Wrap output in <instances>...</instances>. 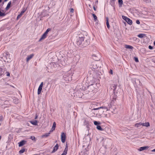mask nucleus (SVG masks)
Returning a JSON list of instances; mask_svg holds the SVG:
<instances>
[{
  "label": "nucleus",
  "instance_id": "4",
  "mask_svg": "<svg viewBox=\"0 0 155 155\" xmlns=\"http://www.w3.org/2000/svg\"><path fill=\"white\" fill-rule=\"evenodd\" d=\"M83 42L82 46L84 47H86L90 44V39H86L85 41H84Z\"/></svg>",
  "mask_w": 155,
  "mask_h": 155
},
{
  "label": "nucleus",
  "instance_id": "40",
  "mask_svg": "<svg viewBox=\"0 0 155 155\" xmlns=\"http://www.w3.org/2000/svg\"><path fill=\"white\" fill-rule=\"evenodd\" d=\"M70 12L73 13L74 12V9L73 8H71L70 9Z\"/></svg>",
  "mask_w": 155,
  "mask_h": 155
},
{
  "label": "nucleus",
  "instance_id": "57",
  "mask_svg": "<svg viewBox=\"0 0 155 155\" xmlns=\"http://www.w3.org/2000/svg\"><path fill=\"white\" fill-rule=\"evenodd\" d=\"M99 111H101L100 110L98 111V112H99Z\"/></svg>",
  "mask_w": 155,
  "mask_h": 155
},
{
  "label": "nucleus",
  "instance_id": "16",
  "mask_svg": "<svg viewBox=\"0 0 155 155\" xmlns=\"http://www.w3.org/2000/svg\"><path fill=\"white\" fill-rule=\"evenodd\" d=\"M134 125L137 127H140L141 126H142V123L141 122L137 123L135 124Z\"/></svg>",
  "mask_w": 155,
  "mask_h": 155
},
{
  "label": "nucleus",
  "instance_id": "8",
  "mask_svg": "<svg viewBox=\"0 0 155 155\" xmlns=\"http://www.w3.org/2000/svg\"><path fill=\"white\" fill-rule=\"evenodd\" d=\"M47 35L45 33H44L42 35L41 38L39 40V41H41L42 40L44 39L47 36Z\"/></svg>",
  "mask_w": 155,
  "mask_h": 155
},
{
  "label": "nucleus",
  "instance_id": "44",
  "mask_svg": "<svg viewBox=\"0 0 155 155\" xmlns=\"http://www.w3.org/2000/svg\"><path fill=\"white\" fill-rule=\"evenodd\" d=\"M31 139L32 140H35V137H31Z\"/></svg>",
  "mask_w": 155,
  "mask_h": 155
},
{
  "label": "nucleus",
  "instance_id": "46",
  "mask_svg": "<svg viewBox=\"0 0 155 155\" xmlns=\"http://www.w3.org/2000/svg\"><path fill=\"white\" fill-rule=\"evenodd\" d=\"M93 9L95 11L96 10V8H95V7L94 6H93Z\"/></svg>",
  "mask_w": 155,
  "mask_h": 155
},
{
  "label": "nucleus",
  "instance_id": "21",
  "mask_svg": "<svg viewBox=\"0 0 155 155\" xmlns=\"http://www.w3.org/2000/svg\"><path fill=\"white\" fill-rule=\"evenodd\" d=\"M59 146H55L54 147V149L53 151H52V153H54L57 151L58 149Z\"/></svg>",
  "mask_w": 155,
  "mask_h": 155
},
{
  "label": "nucleus",
  "instance_id": "32",
  "mask_svg": "<svg viewBox=\"0 0 155 155\" xmlns=\"http://www.w3.org/2000/svg\"><path fill=\"white\" fill-rule=\"evenodd\" d=\"M3 73V71L2 68H0V76H1Z\"/></svg>",
  "mask_w": 155,
  "mask_h": 155
},
{
  "label": "nucleus",
  "instance_id": "41",
  "mask_svg": "<svg viewBox=\"0 0 155 155\" xmlns=\"http://www.w3.org/2000/svg\"><path fill=\"white\" fill-rule=\"evenodd\" d=\"M136 23L138 24H140V22L139 20H137L136 21Z\"/></svg>",
  "mask_w": 155,
  "mask_h": 155
},
{
  "label": "nucleus",
  "instance_id": "5",
  "mask_svg": "<svg viewBox=\"0 0 155 155\" xmlns=\"http://www.w3.org/2000/svg\"><path fill=\"white\" fill-rule=\"evenodd\" d=\"M66 137L65 134L63 132L62 133L61 135V139L62 142L64 143L65 142Z\"/></svg>",
  "mask_w": 155,
  "mask_h": 155
},
{
  "label": "nucleus",
  "instance_id": "9",
  "mask_svg": "<svg viewBox=\"0 0 155 155\" xmlns=\"http://www.w3.org/2000/svg\"><path fill=\"white\" fill-rule=\"evenodd\" d=\"M34 55L33 54H30L26 58V61L27 62H28V61L30 60L31 58H32L33 57Z\"/></svg>",
  "mask_w": 155,
  "mask_h": 155
},
{
  "label": "nucleus",
  "instance_id": "31",
  "mask_svg": "<svg viewBox=\"0 0 155 155\" xmlns=\"http://www.w3.org/2000/svg\"><path fill=\"white\" fill-rule=\"evenodd\" d=\"M15 104H18L19 102V100L17 98H15L13 100Z\"/></svg>",
  "mask_w": 155,
  "mask_h": 155
},
{
  "label": "nucleus",
  "instance_id": "35",
  "mask_svg": "<svg viewBox=\"0 0 155 155\" xmlns=\"http://www.w3.org/2000/svg\"><path fill=\"white\" fill-rule=\"evenodd\" d=\"M94 124L95 125H97L98 124H100V123H98L97 121H94Z\"/></svg>",
  "mask_w": 155,
  "mask_h": 155
},
{
  "label": "nucleus",
  "instance_id": "18",
  "mask_svg": "<svg viewBox=\"0 0 155 155\" xmlns=\"http://www.w3.org/2000/svg\"><path fill=\"white\" fill-rule=\"evenodd\" d=\"M125 48H127V49H132L133 48V46L131 45H125Z\"/></svg>",
  "mask_w": 155,
  "mask_h": 155
},
{
  "label": "nucleus",
  "instance_id": "28",
  "mask_svg": "<svg viewBox=\"0 0 155 155\" xmlns=\"http://www.w3.org/2000/svg\"><path fill=\"white\" fill-rule=\"evenodd\" d=\"M97 128L99 130L102 131L103 129L100 126L97 125Z\"/></svg>",
  "mask_w": 155,
  "mask_h": 155
},
{
  "label": "nucleus",
  "instance_id": "48",
  "mask_svg": "<svg viewBox=\"0 0 155 155\" xmlns=\"http://www.w3.org/2000/svg\"><path fill=\"white\" fill-rule=\"evenodd\" d=\"M38 118V116L37 115H36L35 117V119H37Z\"/></svg>",
  "mask_w": 155,
  "mask_h": 155
},
{
  "label": "nucleus",
  "instance_id": "56",
  "mask_svg": "<svg viewBox=\"0 0 155 155\" xmlns=\"http://www.w3.org/2000/svg\"><path fill=\"white\" fill-rule=\"evenodd\" d=\"M85 147V146H83V147Z\"/></svg>",
  "mask_w": 155,
  "mask_h": 155
},
{
  "label": "nucleus",
  "instance_id": "27",
  "mask_svg": "<svg viewBox=\"0 0 155 155\" xmlns=\"http://www.w3.org/2000/svg\"><path fill=\"white\" fill-rule=\"evenodd\" d=\"M25 149L24 148H23L19 151V153L20 154H22L25 152Z\"/></svg>",
  "mask_w": 155,
  "mask_h": 155
},
{
  "label": "nucleus",
  "instance_id": "15",
  "mask_svg": "<svg viewBox=\"0 0 155 155\" xmlns=\"http://www.w3.org/2000/svg\"><path fill=\"white\" fill-rule=\"evenodd\" d=\"M26 141L25 140H22L21 142L18 143V145H23L25 144Z\"/></svg>",
  "mask_w": 155,
  "mask_h": 155
},
{
  "label": "nucleus",
  "instance_id": "54",
  "mask_svg": "<svg viewBox=\"0 0 155 155\" xmlns=\"http://www.w3.org/2000/svg\"><path fill=\"white\" fill-rule=\"evenodd\" d=\"M112 0V1H115V0Z\"/></svg>",
  "mask_w": 155,
  "mask_h": 155
},
{
  "label": "nucleus",
  "instance_id": "17",
  "mask_svg": "<svg viewBox=\"0 0 155 155\" xmlns=\"http://www.w3.org/2000/svg\"><path fill=\"white\" fill-rule=\"evenodd\" d=\"M106 25H107V27L108 29H109L110 26V25H109V19L108 17H107L106 18Z\"/></svg>",
  "mask_w": 155,
  "mask_h": 155
},
{
  "label": "nucleus",
  "instance_id": "29",
  "mask_svg": "<svg viewBox=\"0 0 155 155\" xmlns=\"http://www.w3.org/2000/svg\"><path fill=\"white\" fill-rule=\"evenodd\" d=\"M117 85L115 84H113L112 85V89H113L114 91H115V90L117 88Z\"/></svg>",
  "mask_w": 155,
  "mask_h": 155
},
{
  "label": "nucleus",
  "instance_id": "19",
  "mask_svg": "<svg viewBox=\"0 0 155 155\" xmlns=\"http://www.w3.org/2000/svg\"><path fill=\"white\" fill-rule=\"evenodd\" d=\"M30 122L32 124L35 125H38V121L37 120H35L34 121H30Z\"/></svg>",
  "mask_w": 155,
  "mask_h": 155
},
{
  "label": "nucleus",
  "instance_id": "14",
  "mask_svg": "<svg viewBox=\"0 0 155 155\" xmlns=\"http://www.w3.org/2000/svg\"><path fill=\"white\" fill-rule=\"evenodd\" d=\"M148 147H148L147 146L141 147H140L139 149H138V150L140 151H141L143 150L147 149L148 148Z\"/></svg>",
  "mask_w": 155,
  "mask_h": 155
},
{
  "label": "nucleus",
  "instance_id": "51",
  "mask_svg": "<svg viewBox=\"0 0 155 155\" xmlns=\"http://www.w3.org/2000/svg\"><path fill=\"white\" fill-rule=\"evenodd\" d=\"M144 0L146 2H147V1H148V0Z\"/></svg>",
  "mask_w": 155,
  "mask_h": 155
},
{
  "label": "nucleus",
  "instance_id": "3",
  "mask_svg": "<svg viewBox=\"0 0 155 155\" xmlns=\"http://www.w3.org/2000/svg\"><path fill=\"white\" fill-rule=\"evenodd\" d=\"M88 91L89 92H94L95 91V89L93 84H92L88 87Z\"/></svg>",
  "mask_w": 155,
  "mask_h": 155
},
{
  "label": "nucleus",
  "instance_id": "52",
  "mask_svg": "<svg viewBox=\"0 0 155 155\" xmlns=\"http://www.w3.org/2000/svg\"><path fill=\"white\" fill-rule=\"evenodd\" d=\"M2 0H0V2H1L2 1Z\"/></svg>",
  "mask_w": 155,
  "mask_h": 155
},
{
  "label": "nucleus",
  "instance_id": "38",
  "mask_svg": "<svg viewBox=\"0 0 155 155\" xmlns=\"http://www.w3.org/2000/svg\"><path fill=\"white\" fill-rule=\"evenodd\" d=\"M134 60L136 62H138V59L137 58L135 57L134 58Z\"/></svg>",
  "mask_w": 155,
  "mask_h": 155
},
{
  "label": "nucleus",
  "instance_id": "12",
  "mask_svg": "<svg viewBox=\"0 0 155 155\" xmlns=\"http://www.w3.org/2000/svg\"><path fill=\"white\" fill-rule=\"evenodd\" d=\"M66 147L65 148L64 150L63 151V153L61 155H66L68 150V146H66Z\"/></svg>",
  "mask_w": 155,
  "mask_h": 155
},
{
  "label": "nucleus",
  "instance_id": "26",
  "mask_svg": "<svg viewBox=\"0 0 155 155\" xmlns=\"http://www.w3.org/2000/svg\"><path fill=\"white\" fill-rule=\"evenodd\" d=\"M51 132H50V131L49 133H46L45 134L43 135V137H47L49 136V134H50Z\"/></svg>",
  "mask_w": 155,
  "mask_h": 155
},
{
  "label": "nucleus",
  "instance_id": "11",
  "mask_svg": "<svg viewBox=\"0 0 155 155\" xmlns=\"http://www.w3.org/2000/svg\"><path fill=\"white\" fill-rule=\"evenodd\" d=\"M66 147L65 148L64 150L63 151V153L61 155H66L68 150V146H66Z\"/></svg>",
  "mask_w": 155,
  "mask_h": 155
},
{
  "label": "nucleus",
  "instance_id": "7",
  "mask_svg": "<svg viewBox=\"0 0 155 155\" xmlns=\"http://www.w3.org/2000/svg\"><path fill=\"white\" fill-rule=\"evenodd\" d=\"M91 66L92 67L91 68H93V69H96L97 68V63L96 62H93L91 64Z\"/></svg>",
  "mask_w": 155,
  "mask_h": 155
},
{
  "label": "nucleus",
  "instance_id": "6",
  "mask_svg": "<svg viewBox=\"0 0 155 155\" xmlns=\"http://www.w3.org/2000/svg\"><path fill=\"white\" fill-rule=\"evenodd\" d=\"M43 85V82H42L41 83V84H40V85H39V86L38 88V94H39L41 93V91L42 89Z\"/></svg>",
  "mask_w": 155,
  "mask_h": 155
},
{
  "label": "nucleus",
  "instance_id": "45",
  "mask_svg": "<svg viewBox=\"0 0 155 155\" xmlns=\"http://www.w3.org/2000/svg\"><path fill=\"white\" fill-rule=\"evenodd\" d=\"M110 73L111 74H113V71L112 70H110Z\"/></svg>",
  "mask_w": 155,
  "mask_h": 155
},
{
  "label": "nucleus",
  "instance_id": "42",
  "mask_svg": "<svg viewBox=\"0 0 155 155\" xmlns=\"http://www.w3.org/2000/svg\"><path fill=\"white\" fill-rule=\"evenodd\" d=\"M89 146H87L86 148L85 149L86 150H85L86 151H87L89 150Z\"/></svg>",
  "mask_w": 155,
  "mask_h": 155
},
{
  "label": "nucleus",
  "instance_id": "50",
  "mask_svg": "<svg viewBox=\"0 0 155 155\" xmlns=\"http://www.w3.org/2000/svg\"><path fill=\"white\" fill-rule=\"evenodd\" d=\"M153 44H154V45H155V40L154 41V42Z\"/></svg>",
  "mask_w": 155,
  "mask_h": 155
},
{
  "label": "nucleus",
  "instance_id": "13",
  "mask_svg": "<svg viewBox=\"0 0 155 155\" xmlns=\"http://www.w3.org/2000/svg\"><path fill=\"white\" fill-rule=\"evenodd\" d=\"M137 36L140 38H146L147 36L144 34H141L137 35Z\"/></svg>",
  "mask_w": 155,
  "mask_h": 155
},
{
  "label": "nucleus",
  "instance_id": "24",
  "mask_svg": "<svg viewBox=\"0 0 155 155\" xmlns=\"http://www.w3.org/2000/svg\"><path fill=\"white\" fill-rule=\"evenodd\" d=\"M11 2H10L8 4L7 7H6V8H5V9L6 10H8V9L10 7V5L11 4Z\"/></svg>",
  "mask_w": 155,
  "mask_h": 155
},
{
  "label": "nucleus",
  "instance_id": "30",
  "mask_svg": "<svg viewBox=\"0 0 155 155\" xmlns=\"http://www.w3.org/2000/svg\"><path fill=\"white\" fill-rule=\"evenodd\" d=\"M92 15L93 17L94 21H96L97 20V17L94 14H93Z\"/></svg>",
  "mask_w": 155,
  "mask_h": 155
},
{
  "label": "nucleus",
  "instance_id": "49",
  "mask_svg": "<svg viewBox=\"0 0 155 155\" xmlns=\"http://www.w3.org/2000/svg\"><path fill=\"white\" fill-rule=\"evenodd\" d=\"M152 152H155V149L152 150L151 151Z\"/></svg>",
  "mask_w": 155,
  "mask_h": 155
},
{
  "label": "nucleus",
  "instance_id": "43",
  "mask_svg": "<svg viewBox=\"0 0 155 155\" xmlns=\"http://www.w3.org/2000/svg\"><path fill=\"white\" fill-rule=\"evenodd\" d=\"M22 15H21L20 14H19V15H18L17 17V19H18V18H20V17H21Z\"/></svg>",
  "mask_w": 155,
  "mask_h": 155
},
{
  "label": "nucleus",
  "instance_id": "22",
  "mask_svg": "<svg viewBox=\"0 0 155 155\" xmlns=\"http://www.w3.org/2000/svg\"><path fill=\"white\" fill-rule=\"evenodd\" d=\"M142 126L148 127L150 126V123L149 122H146L142 123Z\"/></svg>",
  "mask_w": 155,
  "mask_h": 155
},
{
  "label": "nucleus",
  "instance_id": "2",
  "mask_svg": "<svg viewBox=\"0 0 155 155\" xmlns=\"http://www.w3.org/2000/svg\"><path fill=\"white\" fill-rule=\"evenodd\" d=\"M84 38L83 37L81 38L79 37L77 41V44L78 45H81V47L82 46V45L83 44V42L84 41Z\"/></svg>",
  "mask_w": 155,
  "mask_h": 155
},
{
  "label": "nucleus",
  "instance_id": "20",
  "mask_svg": "<svg viewBox=\"0 0 155 155\" xmlns=\"http://www.w3.org/2000/svg\"><path fill=\"white\" fill-rule=\"evenodd\" d=\"M126 21L128 23V24L130 25H131L132 24V21L129 18L127 19Z\"/></svg>",
  "mask_w": 155,
  "mask_h": 155
},
{
  "label": "nucleus",
  "instance_id": "23",
  "mask_svg": "<svg viewBox=\"0 0 155 155\" xmlns=\"http://www.w3.org/2000/svg\"><path fill=\"white\" fill-rule=\"evenodd\" d=\"M123 3L122 0H118V4L120 7H122Z\"/></svg>",
  "mask_w": 155,
  "mask_h": 155
},
{
  "label": "nucleus",
  "instance_id": "47",
  "mask_svg": "<svg viewBox=\"0 0 155 155\" xmlns=\"http://www.w3.org/2000/svg\"><path fill=\"white\" fill-rule=\"evenodd\" d=\"M7 76H10V74H9V73H8L7 74Z\"/></svg>",
  "mask_w": 155,
  "mask_h": 155
},
{
  "label": "nucleus",
  "instance_id": "34",
  "mask_svg": "<svg viewBox=\"0 0 155 155\" xmlns=\"http://www.w3.org/2000/svg\"><path fill=\"white\" fill-rule=\"evenodd\" d=\"M51 30V29L49 28H48L46 31H45V32L46 34L47 35L48 32L50 31Z\"/></svg>",
  "mask_w": 155,
  "mask_h": 155
},
{
  "label": "nucleus",
  "instance_id": "36",
  "mask_svg": "<svg viewBox=\"0 0 155 155\" xmlns=\"http://www.w3.org/2000/svg\"><path fill=\"white\" fill-rule=\"evenodd\" d=\"M25 10H23L21 12L20 14L21 15H22L25 12Z\"/></svg>",
  "mask_w": 155,
  "mask_h": 155
},
{
  "label": "nucleus",
  "instance_id": "39",
  "mask_svg": "<svg viewBox=\"0 0 155 155\" xmlns=\"http://www.w3.org/2000/svg\"><path fill=\"white\" fill-rule=\"evenodd\" d=\"M148 48L150 49V50L152 49H153V47L150 45H149V46Z\"/></svg>",
  "mask_w": 155,
  "mask_h": 155
},
{
  "label": "nucleus",
  "instance_id": "10",
  "mask_svg": "<svg viewBox=\"0 0 155 155\" xmlns=\"http://www.w3.org/2000/svg\"><path fill=\"white\" fill-rule=\"evenodd\" d=\"M56 123L55 122H54L53 124V126L52 127L51 129V130L50 131V132H51L53 130H54L55 129V127H56Z\"/></svg>",
  "mask_w": 155,
  "mask_h": 155
},
{
  "label": "nucleus",
  "instance_id": "37",
  "mask_svg": "<svg viewBox=\"0 0 155 155\" xmlns=\"http://www.w3.org/2000/svg\"><path fill=\"white\" fill-rule=\"evenodd\" d=\"M3 117L2 115L0 116V121H2L3 120Z\"/></svg>",
  "mask_w": 155,
  "mask_h": 155
},
{
  "label": "nucleus",
  "instance_id": "25",
  "mask_svg": "<svg viewBox=\"0 0 155 155\" xmlns=\"http://www.w3.org/2000/svg\"><path fill=\"white\" fill-rule=\"evenodd\" d=\"M5 15V13L1 12V9L0 8V17L4 16Z\"/></svg>",
  "mask_w": 155,
  "mask_h": 155
},
{
  "label": "nucleus",
  "instance_id": "1",
  "mask_svg": "<svg viewBox=\"0 0 155 155\" xmlns=\"http://www.w3.org/2000/svg\"><path fill=\"white\" fill-rule=\"evenodd\" d=\"M112 107L111 105L110 104V105H108V106L107 107H105V106L97 108H94L93 110H96L102 109L103 110L102 111V113H103L104 111V110H106V111L110 110V108H111Z\"/></svg>",
  "mask_w": 155,
  "mask_h": 155
},
{
  "label": "nucleus",
  "instance_id": "53",
  "mask_svg": "<svg viewBox=\"0 0 155 155\" xmlns=\"http://www.w3.org/2000/svg\"><path fill=\"white\" fill-rule=\"evenodd\" d=\"M56 146H57V145H58V144H56Z\"/></svg>",
  "mask_w": 155,
  "mask_h": 155
},
{
  "label": "nucleus",
  "instance_id": "55",
  "mask_svg": "<svg viewBox=\"0 0 155 155\" xmlns=\"http://www.w3.org/2000/svg\"><path fill=\"white\" fill-rule=\"evenodd\" d=\"M89 6L90 7V6H91V5H89Z\"/></svg>",
  "mask_w": 155,
  "mask_h": 155
},
{
  "label": "nucleus",
  "instance_id": "33",
  "mask_svg": "<svg viewBox=\"0 0 155 155\" xmlns=\"http://www.w3.org/2000/svg\"><path fill=\"white\" fill-rule=\"evenodd\" d=\"M122 18L126 21L127 20V19L128 18L127 17L123 15L122 16Z\"/></svg>",
  "mask_w": 155,
  "mask_h": 155
}]
</instances>
